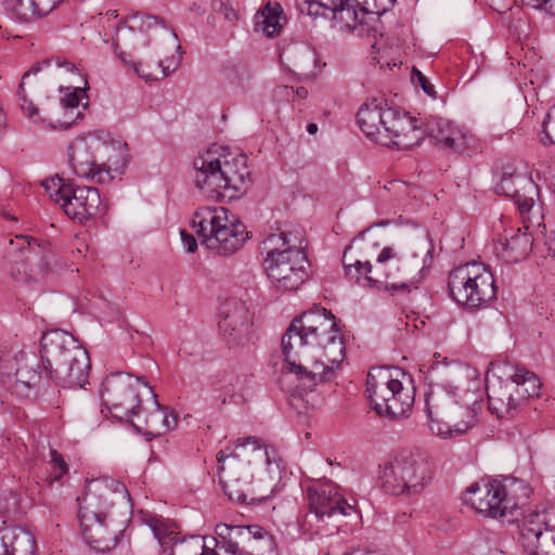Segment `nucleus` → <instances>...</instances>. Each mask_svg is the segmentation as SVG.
<instances>
[{"label": "nucleus", "mask_w": 555, "mask_h": 555, "mask_svg": "<svg viewBox=\"0 0 555 555\" xmlns=\"http://www.w3.org/2000/svg\"><path fill=\"white\" fill-rule=\"evenodd\" d=\"M351 247V245H348L346 250L344 251L343 257V263L345 269V274L349 280H354L356 282H359L360 278L363 275L367 281H371L372 279L369 276V273L372 271V264L369 261L361 262L357 260L354 263H347L346 257H347V250Z\"/></svg>", "instance_id": "40"}, {"label": "nucleus", "mask_w": 555, "mask_h": 555, "mask_svg": "<svg viewBox=\"0 0 555 555\" xmlns=\"http://www.w3.org/2000/svg\"><path fill=\"white\" fill-rule=\"evenodd\" d=\"M198 249V245H186V253L194 254Z\"/></svg>", "instance_id": "63"}, {"label": "nucleus", "mask_w": 555, "mask_h": 555, "mask_svg": "<svg viewBox=\"0 0 555 555\" xmlns=\"http://www.w3.org/2000/svg\"><path fill=\"white\" fill-rule=\"evenodd\" d=\"M64 0H37V7L42 12L43 16L51 13Z\"/></svg>", "instance_id": "53"}, {"label": "nucleus", "mask_w": 555, "mask_h": 555, "mask_svg": "<svg viewBox=\"0 0 555 555\" xmlns=\"http://www.w3.org/2000/svg\"><path fill=\"white\" fill-rule=\"evenodd\" d=\"M373 2L374 4L372 13L382 15L393 7L396 0H373Z\"/></svg>", "instance_id": "52"}, {"label": "nucleus", "mask_w": 555, "mask_h": 555, "mask_svg": "<svg viewBox=\"0 0 555 555\" xmlns=\"http://www.w3.org/2000/svg\"><path fill=\"white\" fill-rule=\"evenodd\" d=\"M247 542L254 541V555H278L272 535L258 525L247 526Z\"/></svg>", "instance_id": "35"}, {"label": "nucleus", "mask_w": 555, "mask_h": 555, "mask_svg": "<svg viewBox=\"0 0 555 555\" xmlns=\"http://www.w3.org/2000/svg\"><path fill=\"white\" fill-rule=\"evenodd\" d=\"M129 524V516L125 513L105 519L81 520L80 534L85 543L98 553L114 550L120 542Z\"/></svg>", "instance_id": "24"}, {"label": "nucleus", "mask_w": 555, "mask_h": 555, "mask_svg": "<svg viewBox=\"0 0 555 555\" xmlns=\"http://www.w3.org/2000/svg\"><path fill=\"white\" fill-rule=\"evenodd\" d=\"M423 140L418 120L398 107H386L385 124L377 143L410 150Z\"/></svg>", "instance_id": "23"}, {"label": "nucleus", "mask_w": 555, "mask_h": 555, "mask_svg": "<svg viewBox=\"0 0 555 555\" xmlns=\"http://www.w3.org/2000/svg\"><path fill=\"white\" fill-rule=\"evenodd\" d=\"M269 279L276 289L297 291L308 278L310 262L300 245H282L270 250L264 259Z\"/></svg>", "instance_id": "16"}, {"label": "nucleus", "mask_w": 555, "mask_h": 555, "mask_svg": "<svg viewBox=\"0 0 555 555\" xmlns=\"http://www.w3.org/2000/svg\"><path fill=\"white\" fill-rule=\"evenodd\" d=\"M218 147L209 149L194 159L195 184L210 199L232 201L243 194L250 180L245 154L216 156Z\"/></svg>", "instance_id": "5"}, {"label": "nucleus", "mask_w": 555, "mask_h": 555, "mask_svg": "<svg viewBox=\"0 0 555 555\" xmlns=\"http://www.w3.org/2000/svg\"><path fill=\"white\" fill-rule=\"evenodd\" d=\"M78 519H105L125 513L129 516L132 507L127 487L114 478H99L87 483L83 493L77 498Z\"/></svg>", "instance_id": "9"}, {"label": "nucleus", "mask_w": 555, "mask_h": 555, "mask_svg": "<svg viewBox=\"0 0 555 555\" xmlns=\"http://www.w3.org/2000/svg\"><path fill=\"white\" fill-rule=\"evenodd\" d=\"M3 9L12 18L26 22L33 17H42L37 0H3Z\"/></svg>", "instance_id": "34"}, {"label": "nucleus", "mask_w": 555, "mask_h": 555, "mask_svg": "<svg viewBox=\"0 0 555 555\" xmlns=\"http://www.w3.org/2000/svg\"><path fill=\"white\" fill-rule=\"evenodd\" d=\"M108 146L98 138H77L68 147L69 164L75 175L96 183L113 180L111 167L101 160Z\"/></svg>", "instance_id": "19"}, {"label": "nucleus", "mask_w": 555, "mask_h": 555, "mask_svg": "<svg viewBox=\"0 0 555 555\" xmlns=\"http://www.w3.org/2000/svg\"><path fill=\"white\" fill-rule=\"evenodd\" d=\"M543 144H555V108L551 109L543 120Z\"/></svg>", "instance_id": "44"}, {"label": "nucleus", "mask_w": 555, "mask_h": 555, "mask_svg": "<svg viewBox=\"0 0 555 555\" xmlns=\"http://www.w3.org/2000/svg\"><path fill=\"white\" fill-rule=\"evenodd\" d=\"M534 254L555 261V245H534Z\"/></svg>", "instance_id": "54"}, {"label": "nucleus", "mask_w": 555, "mask_h": 555, "mask_svg": "<svg viewBox=\"0 0 555 555\" xmlns=\"http://www.w3.org/2000/svg\"><path fill=\"white\" fill-rule=\"evenodd\" d=\"M273 95L276 100H285L289 101L294 99V88L288 86H278L274 91Z\"/></svg>", "instance_id": "50"}, {"label": "nucleus", "mask_w": 555, "mask_h": 555, "mask_svg": "<svg viewBox=\"0 0 555 555\" xmlns=\"http://www.w3.org/2000/svg\"><path fill=\"white\" fill-rule=\"evenodd\" d=\"M386 107L376 100L361 105L357 113V121L363 133L377 143L385 124Z\"/></svg>", "instance_id": "29"}, {"label": "nucleus", "mask_w": 555, "mask_h": 555, "mask_svg": "<svg viewBox=\"0 0 555 555\" xmlns=\"http://www.w3.org/2000/svg\"><path fill=\"white\" fill-rule=\"evenodd\" d=\"M412 286V283L404 282H386V288L390 291H408Z\"/></svg>", "instance_id": "57"}, {"label": "nucleus", "mask_w": 555, "mask_h": 555, "mask_svg": "<svg viewBox=\"0 0 555 555\" xmlns=\"http://www.w3.org/2000/svg\"><path fill=\"white\" fill-rule=\"evenodd\" d=\"M180 234L183 243H196L194 236L186 233L185 230H180Z\"/></svg>", "instance_id": "59"}, {"label": "nucleus", "mask_w": 555, "mask_h": 555, "mask_svg": "<svg viewBox=\"0 0 555 555\" xmlns=\"http://www.w3.org/2000/svg\"><path fill=\"white\" fill-rule=\"evenodd\" d=\"M36 540L33 533L22 527H7L0 530V555H35Z\"/></svg>", "instance_id": "27"}, {"label": "nucleus", "mask_w": 555, "mask_h": 555, "mask_svg": "<svg viewBox=\"0 0 555 555\" xmlns=\"http://www.w3.org/2000/svg\"><path fill=\"white\" fill-rule=\"evenodd\" d=\"M307 131L310 133V134H314L317 133L318 131V125L314 124V122H311L307 126Z\"/></svg>", "instance_id": "61"}, {"label": "nucleus", "mask_w": 555, "mask_h": 555, "mask_svg": "<svg viewBox=\"0 0 555 555\" xmlns=\"http://www.w3.org/2000/svg\"><path fill=\"white\" fill-rule=\"evenodd\" d=\"M395 257L396 254L393 253V250L390 247H385L377 257V263L382 266L388 260L393 259Z\"/></svg>", "instance_id": "56"}, {"label": "nucleus", "mask_w": 555, "mask_h": 555, "mask_svg": "<svg viewBox=\"0 0 555 555\" xmlns=\"http://www.w3.org/2000/svg\"><path fill=\"white\" fill-rule=\"evenodd\" d=\"M340 0H295V5L300 14L311 17H328Z\"/></svg>", "instance_id": "38"}, {"label": "nucleus", "mask_w": 555, "mask_h": 555, "mask_svg": "<svg viewBox=\"0 0 555 555\" xmlns=\"http://www.w3.org/2000/svg\"><path fill=\"white\" fill-rule=\"evenodd\" d=\"M78 519H105L125 513L129 516L132 507L127 487L114 478H99L87 483L83 493L77 498Z\"/></svg>", "instance_id": "10"}, {"label": "nucleus", "mask_w": 555, "mask_h": 555, "mask_svg": "<svg viewBox=\"0 0 555 555\" xmlns=\"http://www.w3.org/2000/svg\"><path fill=\"white\" fill-rule=\"evenodd\" d=\"M247 526H232V538L235 541H247Z\"/></svg>", "instance_id": "55"}, {"label": "nucleus", "mask_w": 555, "mask_h": 555, "mask_svg": "<svg viewBox=\"0 0 555 555\" xmlns=\"http://www.w3.org/2000/svg\"><path fill=\"white\" fill-rule=\"evenodd\" d=\"M448 287L456 304L469 309L486 307L495 298L493 274L480 262H467L452 270Z\"/></svg>", "instance_id": "15"}, {"label": "nucleus", "mask_w": 555, "mask_h": 555, "mask_svg": "<svg viewBox=\"0 0 555 555\" xmlns=\"http://www.w3.org/2000/svg\"><path fill=\"white\" fill-rule=\"evenodd\" d=\"M40 359L47 382L63 388H81L88 384L89 353L70 333L59 328L44 332Z\"/></svg>", "instance_id": "4"}, {"label": "nucleus", "mask_w": 555, "mask_h": 555, "mask_svg": "<svg viewBox=\"0 0 555 555\" xmlns=\"http://www.w3.org/2000/svg\"><path fill=\"white\" fill-rule=\"evenodd\" d=\"M205 259L215 258L217 256H230L237 251V245H203Z\"/></svg>", "instance_id": "45"}, {"label": "nucleus", "mask_w": 555, "mask_h": 555, "mask_svg": "<svg viewBox=\"0 0 555 555\" xmlns=\"http://www.w3.org/2000/svg\"><path fill=\"white\" fill-rule=\"evenodd\" d=\"M40 70V67L39 66H33L30 68V70L26 72L24 75H23V78H22V81L21 82H24V80L29 77L30 74H37L38 72Z\"/></svg>", "instance_id": "60"}, {"label": "nucleus", "mask_w": 555, "mask_h": 555, "mask_svg": "<svg viewBox=\"0 0 555 555\" xmlns=\"http://www.w3.org/2000/svg\"><path fill=\"white\" fill-rule=\"evenodd\" d=\"M78 519H105L125 513L129 516L132 507L127 487L114 478H99L87 483L83 493L77 498Z\"/></svg>", "instance_id": "11"}, {"label": "nucleus", "mask_w": 555, "mask_h": 555, "mask_svg": "<svg viewBox=\"0 0 555 555\" xmlns=\"http://www.w3.org/2000/svg\"><path fill=\"white\" fill-rule=\"evenodd\" d=\"M306 492L309 512L298 519V526L309 537L334 533L337 526L330 527L332 519L357 512L356 506L347 502L339 487L333 482L313 483Z\"/></svg>", "instance_id": "7"}, {"label": "nucleus", "mask_w": 555, "mask_h": 555, "mask_svg": "<svg viewBox=\"0 0 555 555\" xmlns=\"http://www.w3.org/2000/svg\"><path fill=\"white\" fill-rule=\"evenodd\" d=\"M285 378L299 395L332 380L345 359V343L330 310L317 309L294 319L281 340Z\"/></svg>", "instance_id": "1"}, {"label": "nucleus", "mask_w": 555, "mask_h": 555, "mask_svg": "<svg viewBox=\"0 0 555 555\" xmlns=\"http://www.w3.org/2000/svg\"><path fill=\"white\" fill-rule=\"evenodd\" d=\"M42 186L46 189L50 197L63 207V202L67 196L65 191H69L72 188L70 183H65L63 179L55 177L42 182Z\"/></svg>", "instance_id": "41"}, {"label": "nucleus", "mask_w": 555, "mask_h": 555, "mask_svg": "<svg viewBox=\"0 0 555 555\" xmlns=\"http://www.w3.org/2000/svg\"><path fill=\"white\" fill-rule=\"evenodd\" d=\"M308 96V90L305 87H298L294 89V99H306Z\"/></svg>", "instance_id": "58"}, {"label": "nucleus", "mask_w": 555, "mask_h": 555, "mask_svg": "<svg viewBox=\"0 0 555 555\" xmlns=\"http://www.w3.org/2000/svg\"><path fill=\"white\" fill-rule=\"evenodd\" d=\"M143 386L154 404V410L145 420V425L152 435L162 436L177 426L178 417L173 415L169 408L162 405L157 401V396L149 384H144Z\"/></svg>", "instance_id": "30"}, {"label": "nucleus", "mask_w": 555, "mask_h": 555, "mask_svg": "<svg viewBox=\"0 0 555 555\" xmlns=\"http://www.w3.org/2000/svg\"><path fill=\"white\" fill-rule=\"evenodd\" d=\"M264 451V456H266V464L268 466L269 469H271V466L274 464L276 465V468L280 469L281 468V459L276 455V452L274 449H268L264 444L263 447L260 449Z\"/></svg>", "instance_id": "51"}, {"label": "nucleus", "mask_w": 555, "mask_h": 555, "mask_svg": "<svg viewBox=\"0 0 555 555\" xmlns=\"http://www.w3.org/2000/svg\"><path fill=\"white\" fill-rule=\"evenodd\" d=\"M482 398L481 378L468 367L457 370L450 380L426 395L429 429L442 438L465 434L478 423Z\"/></svg>", "instance_id": "2"}, {"label": "nucleus", "mask_w": 555, "mask_h": 555, "mask_svg": "<svg viewBox=\"0 0 555 555\" xmlns=\"http://www.w3.org/2000/svg\"><path fill=\"white\" fill-rule=\"evenodd\" d=\"M306 240V231L301 227L286 224L283 228H271L261 243H302Z\"/></svg>", "instance_id": "36"}, {"label": "nucleus", "mask_w": 555, "mask_h": 555, "mask_svg": "<svg viewBox=\"0 0 555 555\" xmlns=\"http://www.w3.org/2000/svg\"><path fill=\"white\" fill-rule=\"evenodd\" d=\"M343 555H367V554L362 550H352L350 552L344 553Z\"/></svg>", "instance_id": "62"}, {"label": "nucleus", "mask_w": 555, "mask_h": 555, "mask_svg": "<svg viewBox=\"0 0 555 555\" xmlns=\"http://www.w3.org/2000/svg\"><path fill=\"white\" fill-rule=\"evenodd\" d=\"M519 543L528 555H555V508L531 512L518 524Z\"/></svg>", "instance_id": "18"}, {"label": "nucleus", "mask_w": 555, "mask_h": 555, "mask_svg": "<svg viewBox=\"0 0 555 555\" xmlns=\"http://www.w3.org/2000/svg\"><path fill=\"white\" fill-rule=\"evenodd\" d=\"M405 374L390 367H374L367 374L366 392L372 408L380 416H405L414 403V388L404 386L399 376Z\"/></svg>", "instance_id": "8"}, {"label": "nucleus", "mask_w": 555, "mask_h": 555, "mask_svg": "<svg viewBox=\"0 0 555 555\" xmlns=\"http://www.w3.org/2000/svg\"><path fill=\"white\" fill-rule=\"evenodd\" d=\"M177 35L162 20L144 13L132 15L125 24L117 27L115 48H128L139 52V60L120 51L122 63L130 65L134 72L146 80H159L169 75L170 70L164 65L162 55L166 47H175Z\"/></svg>", "instance_id": "3"}, {"label": "nucleus", "mask_w": 555, "mask_h": 555, "mask_svg": "<svg viewBox=\"0 0 555 555\" xmlns=\"http://www.w3.org/2000/svg\"><path fill=\"white\" fill-rule=\"evenodd\" d=\"M193 229L202 243L208 240H216L217 243H229L231 238L234 243H246L251 238V233L240 220H229L228 209L220 207L214 209H203L195 212Z\"/></svg>", "instance_id": "20"}, {"label": "nucleus", "mask_w": 555, "mask_h": 555, "mask_svg": "<svg viewBox=\"0 0 555 555\" xmlns=\"http://www.w3.org/2000/svg\"><path fill=\"white\" fill-rule=\"evenodd\" d=\"M509 384L520 404L540 395L541 383L539 377L525 367H515L514 374L511 375Z\"/></svg>", "instance_id": "32"}, {"label": "nucleus", "mask_w": 555, "mask_h": 555, "mask_svg": "<svg viewBox=\"0 0 555 555\" xmlns=\"http://www.w3.org/2000/svg\"><path fill=\"white\" fill-rule=\"evenodd\" d=\"M215 532L216 537L211 538L210 540L214 542V544H217L223 540L232 538V526L227 524H219L216 526Z\"/></svg>", "instance_id": "48"}, {"label": "nucleus", "mask_w": 555, "mask_h": 555, "mask_svg": "<svg viewBox=\"0 0 555 555\" xmlns=\"http://www.w3.org/2000/svg\"><path fill=\"white\" fill-rule=\"evenodd\" d=\"M253 314L243 300L229 298L221 304L218 328L229 348L248 346L253 339Z\"/></svg>", "instance_id": "21"}, {"label": "nucleus", "mask_w": 555, "mask_h": 555, "mask_svg": "<svg viewBox=\"0 0 555 555\" xmlns=\"http://www.w3.org/2000/svg\"><path fill=\"white\" fill-rule=\"evenodd\" d=\"M214 546L224 550L230 555H235L240 552V541H235V539L230 538L227 540H223L217 544H214Z\"/></svg>", "instance_id": "49"}, {"label": "nucleus", "mask_w": 555, "mask_h": 555, "mask_svg": "<svg viewBox=\"0 0 555 555\" xmlns=\"http://www.w3.org/2000/svg\"><path fill=\"white\" fill-rule=\"evenodd\" d=\"M366 14L367 11L364 8H360L357 1L340 0L330 16L340 30L353 31L363 25V18Z\"/></svg>", "instance_id": "31"}, {"label": "nucleus", "mask_w": 555, "mask_h": 555, "mask_svg": "<svg viewBox=\"0 0 555 555\" xmlns=\"http://www.w3.org/2000/svg\"><path fill=\"white\" fill-rule=\"evenodd\" d=\"M144 384L147 383L142 377L112 373L102 383V401L114 417L129 421L141 411L140 389H144Z\"/></svg>", "instance_id": "17"}, {"label": "nucleus", "mask_w": 555, "mask_h": 555, "mask_svg": "<svg viewBox=\"0 0 555 555\" xmlns=\"http://www.w3.org/2000/svg\"><path fill=\"white\" fill-rule=\"evenodd\" d=\"M65 192L67 196L62 208L69 218L80 223L104 210L99 190L94 186L72 185Z\"/></svg>", "instance_id": "26"}, {"label": "nucleus", "mask_w": 555, "mask_h": 555, "mask_svg": "<svg viewBox=\"0 0 555 555\" xmlns=\"http://www.w3.org/2000/svg\"><path fill=\"white\" fill-rule=\"evenodd\" d=\"M144 521L158 540L163 555H206L208 550H212L204 537L179 539L178 533L170 530L158 517L147 515Z\"/></svg>", "instance_id": "25"}, {"label": "nucleus", "mask_w": 555, "mask_h": 555, "mask_svg": "<svg viewBox=\"0 0 555 555\" xmlns=\"http://www.w3.org/2000/svg\"><path fill=\"white\" fill-rule=\"evenodd\" d=\"M50 480L59 481L64 475L68 473V465L64 461L63 456L55 450L50 451Z\"/></svg>", "instance_id": "42"}, {"label": "nucleus", "mask_w": 555, "mask_h": 555, "mask_svg": "<svg viewBox=\"0 0 555 555\" xmlns=\"http://www.w3.org/2000/svg\"><path fill=\"white\" fill-rule=\"evenodd\" d=\"M39 364L36 361L34 354L26 356L23 358V362L16 369L14 374L15 382L13 390L22 392L23 390H29L33 387L39 385L42 379L47 380L44 370H38Z\"/></svg>", "instance_id": "33"}, {"label": "nucleus", "mask_w": 555, "mask_h": 555, "mask_svg": "<svg viewBox=\"0 0 555 555\" xmlns=\"http://www.w3.org/2000/svg\"><path fill=\"white\" fill-rule=\"evenodd\" d=\"M521 185L522 190L528 194H537L538 188L534 182L520 173L504 172L501 181L495 185V192L511 196L515 199L519 215L524 223V232L517 229V233L508 236L505 234V241H514L515 243H541L544 236L545 224L541 222L542 215L540 207L535 206L532 196L520 194L517 186ZM505 233H507L505 231Z\"/></svg>", "instance_id": "12"}, {"label": "nucleus", "mask_w": 555, "mask_h": 555, "mask_svg": "<svg viewBox=\"0 0 555 555\" xmlns=\"http://www.w3.org/2000/svg\"><path fill=\"white\" fill-rule=\"evenodd\" d=\"M487 396L489 410L499 418L513 417L521 405L509 383L500 382L498 386L488 387Z\"/></svg>", "instance_id": "28"}, {"label": "nucleus", "mask_w": 555, "mask_h": 555, "mask_svg": "<svg viewBox=\"0 0 555 555\" xmlns=\"http://www.w3.org/2000/svg\"><path fill=\"white\" fill-rule=\"evenodd\" d=\"M426 133L441 149L472 157L480 151L477 138L463 127L440 116H429L424 124Z\"/></svg>", "instance_id": "22"}, {"label": "nucleus", "mask_w": 555, "mask_h": 555, "mask_svg": "<svg viewBox=\"0 0 555 555\" xmlns=\"http://www.w3.org/2000/svg\"><path fill=\"white\" fill-rule=\"evenodd\" d=\"M248 446L253 451H258L263 442L255 436L242 437L217 453L220 485L228 498L238 503L248 502V487L253 477L249 461L243 460L238 453L240 449Z\"/></svg>", "instance_id": "14"}, {"label": "nucleus", "mask_w": 555, "mask_h": 555, "mask_svg": "<svg viewBox=\"0 0 555 555\" xmlns=\"http://www.w3.org/2000/svg\"><path fill=\"white\" fill-rule=\"evenodd\" d=\"M282 14L283 10L279 3L271 5L270 3L264 7L261 12V21L257 22L258 26H261L262 31L268 37H273L280 34L282 29Z\"/></svg>", "instance_id": "37"}, {"label": "nucleus", "mask_w": 555, "mask_h": 555, "mask_svg": "<svg viewBox=\"0 0 555 555\" xmlns=\"http://www.w3.org/2000/svg\"><path fill=\"white\" fill-rule=\"evenodd\" d=\"M412 79L418 82L422 90L428 94L429 96L435 95V87L429 82V80L426 78V76L418 69L413 68L412 70Z\"/></svg>", "instance_id": "47"}, {"label": "nucleus", "mask_w": 555, "mask_h": 555, "mask_svg": "<svg viewBox=\"0 0 555 555\" xmlns=\"http://www.w3.org/2000/svg\"><path fill=\"white\" fill-rule=\"evenodd\" d=\"M494 254L499 259L506 263H516L528 257L530 253L534 254V245H493Z\"/></svg>", "instance_id": "39"}, {"label": "nucleus", "mask_w": 555, "mask_h": 555, "mask_svg": "<svg viewBox=\"0 0 555 555\" xmlns=\"http://www.w3.org/2000/svg\"><path fill=\"white\" fill-rule=\"evenodd\" d=\"M531 493L527 481L503 477L483 485L473 483L466 489L464 502L486 517L505 518L527 505Z\"/></svg>", "instance_id": "6"}, {"label": "nucleus", "mask_w": 555, "mask_h": 555, "mask_svg": "<svg viewBox=\"0 0 555 555\" xmlns=\"http://www.w3.org/2000/svg\"><path fill=\"white\" fill-rule=\"evenodd\" d=\"M433 480V467L418 449L401 450L386 467L384 488L392 495L421 494Z\"/></svg>", "instance_id": "13"}, {"label": "nucleus", "mask_w": 555, "mask_h": 555, "mask_svg": "<svg viewBox=\"0 0 555 555\" xmlns=\"http://www.w3.org/2000/svg\"><path fill=\"white\" fill-rule=\"evenodd\" d=\"M435 251H436L435 245H430V247L426 251V257H430L431 258L434 256Z\"/></svg>", "instance_id": "64"}, {"label": "nucleus", "mask_w": 555, "mask_h": 555, "mask_svg": "<svg viewBox=\"0 0 555 555\" xmlns=\"http://www.w3.org/2000/svg\"><path fill=\"white\" fill-rule=\"evenodd\" d=\"M17 95H18L20 100L22 101L21 108L23 109V112L25 114H27V116L30 119H33L34 122H36V124L42 122L43 119L39 117V109L35 106V104L31 101H29L26 98L24 82L20 83Z\"/></svg>", "instance_id": "43"}, {"label": "nucleus", "mask_w": 555, "mask_h": 555, "mask_svg": "<svg viewBox=\"0 0 555 555\" xmlns=\"http://www.w3.org/2000/svg\"><path fill=\"white\" fill-rule=\"evenodd\" d=\"M83 96H86L85 89L76 88L74 92L62 98L61 103L66 111H70L73 113L74 109L78 108Z\"/></svg>", "instance_id": "46"}]
</instances>
